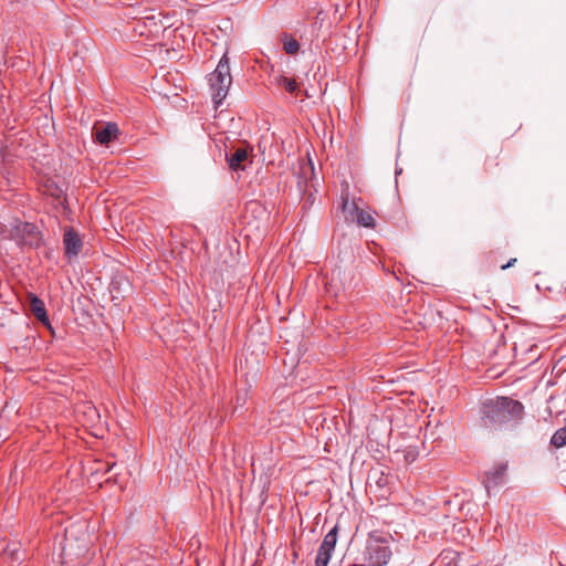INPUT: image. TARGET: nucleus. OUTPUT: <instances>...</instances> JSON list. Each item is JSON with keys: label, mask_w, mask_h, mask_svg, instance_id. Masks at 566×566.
<instances>
[{"label": "nucleus", "mask_w": 566, "mask_h": 566, "mask_svg": "<svg viewBox=\"0 0 566 566\" xmlns=\"http://www.w3.org/2000/svg\"><path fill=\"white\" fill-rule=\"evenodd\" d=\"M551 443L556 448L566 446V426L555 431L551 439Z\"/></svg>", "instance_id": "nucleus-13"}, {"label": "nucleus", "mask_w": 566, "mask_h": 566, "mask_svg": "<svg viewBox=\"0 0 566 566\" xmlns=\"http://www.w3.org/2000/svg\"><path fill=\"white\" fill-rule=\"evenodd\" d=\"M506 469L507 465L502 463L488 473L486 480L484 481V486L488 493H490L491 489L503 483Z\"/></svg>", "instance_id": "nucleus-6"}, {"label": "nucleus", "mask_w": 566, "mask_h": 566, "mask_svg": "<svg viewBox=\"0 0 566 566\" xmlns=\"http://www.w3.org/2000/svg\"><path fill=\"white\" fill-rule=\"evenodd\" d=\"M391 557V551L388 546L376 545L370 548V564L373 566L386 565Z\"/></svg>", "instance_id": "nucleus-7"}, {"label": "nucleus", "mask_w": 566, "mask_h": 566, "mask_svg": "<svg viewBox=\"0 0 566 566\" xmlns=\"http://www.w3.org/2000/svg\"><path fill=\"white\" fill-rule=\"evenodd\" d=\"M358 210V205L354 200L349 201L347 195L342 197V211L346 221H354Z\"/></svg>", "instance_id": "nucleus-11"}, {"label": "nucleus", "mask_w": 566, "mask_h": 566, "mask_svg": "<svg viewBox=\"0 0 566 566\" xmlns=\"http://www.w3.org/2000/svg\"><path fill=\"white\" fill-rule=\"evenodd\" d=\"M358 226L365 227V228H374L375 227V219L370 214V212L363 210L359 208L355 220Z\"/></svg>", "instance_id": "nucleus-12"}, {"label": "nucleus", "mask_w": 566, "mask_h": 566, "mask_svg": "<svg viewBox=\"0 0 566 566\" xmlns=\"http://www.w3.org/2000/svg\"><path fill=\"white\" fill-rule=\"evenodd\" d=\"M524 415L522 402L509 397L488 399L481 407V420L486 428H501L518 423Z\"/></svg>", "instance_id": "nucleus-1"}, {"label": "nucleus", "mask_w": 566, "mask_h": 566, "mask_svg": "<svg viewBox=\"0 0 566 566\" xmlns=\"http://www.w3.org/2000/svg\"><path fill=\"white\" fill-rule=\"evenodd\" d=\"M63 247L64 253L69 259L77 256L83 248L80 234L72 227H67L64 230Z\"/></svg>", "instance_id": "nucleus-5"}, {"label": "nucleus", "mask_w": 566, "mask_h": 566, "mask_svg": "<svg viewBox=\"0 0 566 566\" xmlns=\"http://www.w3.org/2000/svg\"><path fill=\"white\" fill-rule=\"evenodd\" d=\"M337 526H334L325 536L318 548L315 566H327L337 543Z\"/></svg>", "instance_id": "nucleus-4"}, {"label": "nucleus", "mask_w": 566, "mask_h": 566, "mask_svg": "<svg viewBox=\"0 0 566 566\" xmlns=\"http://www.w3.org/2000/svg\"><path fill=\"white\" fill-rule=\"evenodd\" d=\"M118 132V126L115 123H107L102 128L95 132V139L101 145H107L114 138H116Z\"/></svg>", "instance_id": "nucleus-8"}, {"label": "nucleus", "mask_w": 566, "mask_h": 566, "mask_svg": "<svg viewBox=\"0 0 566 566\" xmlns=\"http://www.w3.org/2000/svg\"><path fill=\"white\" fill-rule=\"evenodd\" d=\"M232 83L230 66L227 55H223L216 70L209 76V85L214 107L218 108L228 95Z\"/></svg>", "instance_id": "nucleus-2"}, {"label": "nucleus", "mask_w": 566, "mask_h": 566, "mask_svg": "<svg viewBox=\"0 0 566 566\" xmlns=\"http://www.w3.org/2000/svg\"><path fill=\"white\" fill-rule=\"evenodd\" d=\"M515 262H516V259L513 258L506 264L502 265L501 269L506 270V269L511 268L512 265H514Z\"/></svg>", "instance_id": "nucleus-16"}, {"label": "nucleus", "mask_w": 566, "mask_h": 566, "mask_svg": "<svg viewBox=\"0 0 566 566\" xmlns=\"http://www.w3.org/2000/svg\"><path fill=\"white\" fill-rule=\"evenodd\" d=\"M277 84L284 86V88L290 93H294L297 90V83L295 80L285 76H280L277 78Z\"/></svg>", "instance_id": "nucleus-15"}, {"label": "nucleus", "mask_w": 566, "mask_h": 566, "mask_svg": "<svg viewBox=\"0 0 566 566\" xmlns=\"http://www.w3.org/2000/svg\"><path fill=\"white\" fill-rule=\"evenodd\" d=\"M30 310L40 322L49 325V317L46 314L45 305L43 301L40 300L36 295L30 296Z\"/></svg>", "instance_id": "nucleus-10"}, {"label": "nucleus", "mask_w": 566, "mask_h": 566, "mask_svg": "<svg viewBox=\"0 0 566 566\" xmlns=\"http://www.w3.org/2000/svg\"><path fill=\"white\" fill-rule=\"evenodd\" d=\"M11 238L20 247L38 248L41 243V232L31 222L18 221L10 230Z\"/></svg>", "instance_id": "nucleus-3"}, {"label": "nucleus", "mask_w": 566, "mask_h": 566, "mask_svg": "<svg viewBox=\"0 0 566 566\" xmlns=\"http://www.w3.org/2000/svg\"><path fill=\"white\" fill-rule=\"evenodd\" d=\"M283 49L287 54H295L300 50V43L297 40L291 36H284Z\"/></svg>", "instance_id": "nucleus-14"}, {"label": "nucleus", "mask_w": 566, "mask_h": 566, "mask_svg": "<svg viewBox=\"0 0 566 566\" xmlns=\"http://www.w3.org/2000/svg\"><path fill=\"white\" fill-rule=\"evenodd\" d=\"M249 151L245 147H239L233 153L227 155V161L232 170L244 169L243 163L248 160Z\"/></svg>", "instance_id": "nucleus-9"}]
</instances>
